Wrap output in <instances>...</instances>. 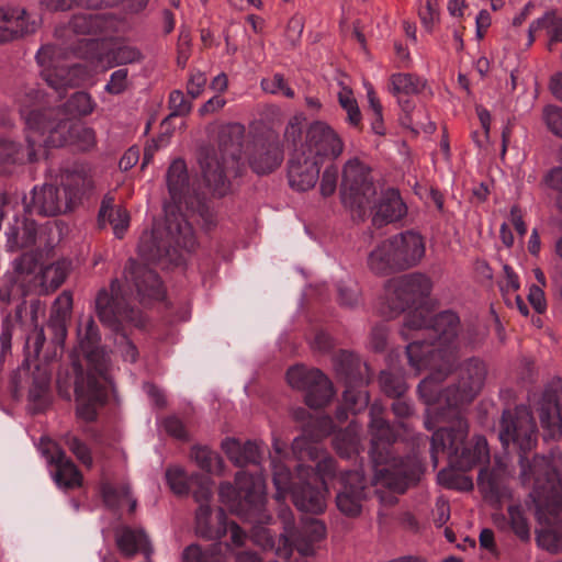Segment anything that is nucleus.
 I'll return each mask as SVG.
<instances>
[{
  "instance_id": "1",
  "label": "nucleus",
  "mask_w": 562,
  "mask_h": 562,
  "mask_svg": "<svg viewBox=\"0 0 562 562\" xmlns=\"http://www.w3.org/2000/svg\"><path fill=\"white\" fill-rule=\"evenodd\" d=\"M498 438L504 449L518 453L519 476L524 484L531 481L533 484H541L548 482V479L557 480V471L544 457L535 456L532 460L528 457L538 441V427L528 406L520 404L503 411Z\"/></svg>"
},
{
  "instance_id": "2",
  "label": "nucleus",
  "mask_w": 562,
  "mask_h": 562,
  "mask_svg": "<svg viewBox=\"0 0 562 562\" xmlns=\"http://www.w3.org/2000/svg\"><path fill=\"white\" fill-rule=\"evenodd\" d=\"M371 441L369 456L374 468V483L387 490L404 494L420 480L422 465L416 458L396 457L392 447L397 435L386 419H376L369 424Z\"/></svg>"
},
{
  "instance_id": "3",
  "label": "nucleus",
  "mask_w": 562,
  "mask_h": 562,
  "mask_svg": "<svg viewBox=\"0 0 562 562\" xmlns=\"http://www.w3.org/2000/svg\"><path fill=\"white\" fill-rule=\"evenodd\" d=\"M244 126L231 124L218 132L217 149L209 146L199 150V164L206 186L214 193L223 196L229 190L228 177H241L244 164L241 162V147Z\"/></svg>"
},
{
  "instance_id": "4",
  "label": "nucleus",
  "mask_w": 562,
  "mask_h": 562,
  "mask_svg": "<svg viewBox=\"0 0 562 562\" xmlns=\"http://www.w3.org/2000/svg\"><path fill=\"white\" fill-rule=\"evenodd\" d=\"M81 350L88 362V369L85 370L78 360L71 363L77 402L76 416L86 423H93L98 419L99 409L109 401L108 363L100 345L81 348Z\"/></svg>"
},
{
  "instance_id": "5",
  "label": "nucleus",
  "mask_w": 562,
  "mask_h": 562,
  "mask_svg": "<svg viewBox=\"0 0 562 562\" xmlns=\"http://www.w3.org/2000/svg\"><path fill=\"white\" fill-rule=\"evenodd\" d=\"M127 291L123 290L121 281L113 279L109 288H102L95 296V313L103 326L120 335L123 341L122 357L132 363L138 359V349L128 338L124 325L144 328L147 319L143 312L126 301Z\"/></svg>"
},
{
  "instance_id": "6",
  "label": "nucleus",
  "mask_w": 562,
  "mask_h": 562,
  "mask_svg": "<svg viewBox=\"0 0 562 562\" xmlns=\"http://www.w3.org/2000/svg\"><path fill=\"white\" fill-rule=\"evenodd\" d=\"M93 187L91 176L83 169L66 170L60 177V187L44 184L31 191V199L24 200L25 213L56 216L71 211L81 202L86 192Z\"/></svg>"
},
{
  "instance_id": "7",
  "label": "nucleus",
  "mask_w": 562,
  "mask_h": 562,
  "mask_svg": "<svg viewBox=\"0 0 562 562\" xmlns=\"http://www.w3.org/2000/svg\"><path fill=\"white\" fill-rule=\"evenodd\" d=\"M469 425L458 416L449 427L434 431L430 440V454L435 464L438 452H447L452 468L467 472L476 464L490 461V450L484 436H476L473 443H467Z\"/></svg>"
},
{
  "instance_id": "8",
  "label": "nucleus",
  "mask_w": 562,
  "mask_h": 562,
  "mask_svg": "<svg viewBox=\"0 0 562 562\" xmlns=\"http://www.w3.org/2000/svg\"><path fill=\"white\" fill-rule=\"evenodd\" d=\"M422 341H412L406 346L408 363L416 370L429 369L430 373L423 379L417 392L427 405L440 404L447 406L446 389L440 384L456 367L458 356L449 348H428L423 350Z\"/></svg>"
},
{
  "instance_id": "9",
  "label": "nucleus",
  "mask_w": 562,
  "mask_h": 562,
  "mask_svg": "<svg viewBox=\"0 0 562 562\" xmlns=\"http://www.w3.org/2000/svg\"><path fill=\"white\" fill-rule=\"evenodd\" d=\"M166 179L170 195V202L164 205L167 236L176 247L193 251L196 246L193 228L181 212L182 204L188 205L189 175L186 161L175 159L167 170Z\"/></svg>"
},
{
  "instance_id": "10",
  "label": "nucleus",
  "mask_w": 562,
  "mask_h": 562,
  "mask_svg": "<svg viewBox=\"0 0 562 562\" xmlns=\"http://www.w3.org/2000/svg\"><path fill=\"white\" fill-rule=\"evenodd\" d=\"M424 237L414 231L398 233L381 241L368 256V267L376 276H390L416 267L425 257Z\"/></svg>"
},
{
  "instance_id": "11",
  "label": "nucleus",
  "mask_w": 562,
  "mask_h": 562,
  "mask_svg": "<svg viewBox=\"0 0 562 562\" xmlns=\"http://www.w3.org/2000/svg\"><path fill=\"white\" fill-rule=\"evenodd\" d=\"M218 496L240 518L260 521L267 501L265 476L261 472L238 471L234 484L221 483Z\"/></svg>"
},
{
  "instance_id": "12",
  "label": "nucleus",
  "mask_w": 562,
  "mask_h": 562,
  "mask_svg": "<svg viewBox=\"0 0 562 562\" xmlns=\"http://www.w3.org/2000/svg\"><path fill=\"white\" fill-rule=\"evenodd\" d=\"M530 497L536 507V516L543 528L537 532V544L550 553L562 550V494L555 480L533 484Z\"/></svg>"
},
{
  "instance_id": "13",
  "label": "nucleus",
  "mask_w": 562,
  "mask_h": 562,
  "mask_svg": "<svg viewBox=\"0 0 562 562\" xmlns=\"http://www.w3.org/2000/svg\"><path fill=\"white\" fill-rule=\"evenodd\" d=\"M282 520L283 532H281L278 538H276L268 528H261L256 533V538L265 550H274L278 557L285 560L290 559L293 549H296L305 557L313 554L314 542L321 541L326 536L325 525L317 519H313L305 528L304 532L307 536V539H301L300 535H297L294 518L290 512L282 514Z\"/></svg>"
},
{
  "instance_id": "14",
  "label": "nucleus",
  "mask_w": 562,
  "mask_h": 562,
  "mask_svg": "<svg viewBox=\"0 0 562 562\" xmlns=\"http://www.w3.org/2000/svg\"><path fill=\"white\" fill-rule=\"evenodd\" d=\"M336 378L345 386L342 397L349 407L363 412L370 403L368 386L372 374L367 362L359 355L349 350H339L333 357Z\"/></svg>"
},
{
  "instance_id": "15",
  "label": "nucleus",
  "mask_w": 562,
  "mask_h": 562,
  "mask_svg": "<svg viewBox=\"0 0 562 562\" xmlns=\"http://www.w3.org/2000/svg\"><path fill=\"white\" fill-rule=\"evenodd\" d=\"M72 53L78 58L89 61L94 67L105 69L115 66L139 63L144 56L134 46L122 45L110 48L106 41L102 38H82L72 46Z\"/></svg>"
},
{
  "instance_id": "16",
  "label": "nucleus",
  "mask_w": 562,
  "mask_h": 562,
  "mask_svg": "<svg viewBox=\"0 0 562 562\" xmlns=\"http://www.w3.org/2000/svg\"><path fill=\"white\" fill-rule=\"evenodd\" d=\"M288 383L305 392V404L311 408H323L333 398L335 392L331 381L319 369H306L293 366L286 371Z\"/></svg>"
},
{
  "instance_id": "17",
  "label": "nucleus",
  "mask_w": 562,
  "mask_h": 562,
  "mask_svg": "<svg viewBox=\"0 0 562 562\" xmlns=\"http://www.w3.org/2000/svg\"><path fill=\"white\" fill-rule=\"evenodd\" d=\"M458 373V382L446 387L449 408H457L474 400L484 385L487 368L483 360L471 357L459 366Z\"/></svg>"
},
{
  "instance_id": "18",
  "label": "nucleus",
  "mask_w": 562,
  "mask_h": 562,
  "mask_svg": "<svg viewBox=\"0 0 562 562\" xmlns=\"http://www.w3.org/2000/svg\"><path fill=\"white\" fill-rule=\"evenodd\" d=\"M296 483L291 494L294 506L304 513L322 514L326 508L327 483L312 473V465H296Z\"/></svg>"
},
{
  "instance_id": "19",
  "label": "nucleus",
  "mask_w": 562,
  "mask_h": 562,
  "mask_svg": "<svg viewBox=\"0 0 562 562\" xmlns=\"http://www.w3.org/2000/svg\"><path fill=\"white\" fill-rule=\"evenodd\" d=\"M345 143L339 134L326 122L310 124L301 151L323 166L326 160H336L344 151Z\"/></svg>"
},
{
  "instance_id": "20",
  "label": "nucleus",
  "mask_w": 562,
  "mask_h": 562,
  "mask_svg": "<svg viewBox=\"0 0 562 562\" xmlns=\"http://www.w3.org/2000/svg\"><path fill=\"white\" fill-rule=\"evenodd\" d=\"M537 412L543 430L544 441L562 438V379L548 382L538 402Z\"/></svg>"
},
{
  "instance_id": "21",
  "label": "nucleus",
  "mask_w": 562,
  "mask_h": 562,
  "mask_svg": "<svg viewBox=\"0 0 562 562\" xmlns=\"http://www.w3.org/2000/svg\"><path fill=\"white\" fill-rule=\"evenodd\" d=\"M123 278L127 291H135L142 304L148 301H161L165 299V288L159 274L147 266L130 258L123 270Z\"/></svg>"
},
{
  "instance_id": "22",
  "label": "nucleus",
  "mask_w": 562,
  "mask_h": 562,
  "mask_svg": "<svg viewBox=\"0 0 562 562\" xmlns=\"http://www.w3.org/2000/svg\"><path fill=\"white\" fill-rule=\"evenodd\" d=\"M245 156L250 169L258 176H265L281 166L284 151L278 136L258 135L246 145Z\"/></svg>"
},
{
  "instance_id": "23",
  "label": "nucleus",
  "mask_w": 562,
  "mask_h": 562,
  "mask_svg": "<svg viewBox=\"0 0 562 562\" xmlns=\"http://www.w3.org/2000/svg\"><path fill=\"white\" fill-rule=\"evenodd\" d=\"M432 289V282L424 273L414 272L400 277L394 282L393 296L390 300L392 315H398L420 303Z\"/></svg>"
},
{
  "instance_id": "24",
  "label": "nucleus",
  "mask_w": 562,
  "mask_h": 562,
  "mask_svg": "<svg viewBox=\"0 0 562 562\" xmlns=\"http://www.w3.org/2000/svg\"><path fill=\"white\" fill-rule=\"evenodd\" d=\"M338 484L339 487L335 498L338 510L350 518L360 516L362 503L367 498L364 474L358 470L341 472Z\"/></svg>"
},
{
  "instance_id": "25",
  "label": "nucleus",
  "mask_w": 562,
  "mask_h": 562,
  "mask_svg": "<svg viewBox=\"0 0 562 562\" xmlns=\"http://www.w3.org/2000/svg\"><path fill=\"white\" fill-rule=\"evenodd\" d=\"M371 169L358 157L348 159L341 171V194L351 203H361V199L373 188L370 180Z\"/></svg>"
},
{
  "instance_id": "26",
  "label": "nucleus",
  "mask_w": 562,
  "mask_h": 562,
  "mask_svg": "<svg viewBox=\"0 0 562 562\" xmlns=\"http://www.w3.org/2000/svg\"><path fill=\"white\" fill-rule=\"evenodd\" d=\"M460 328V318L457 313L452 311H443L430 318V325L428 327V340L419 339L423 344V350L428 348H449L456 355L457 351L452 347V342L458 336ZM417 341V339L415 340Z\"/></svg>"
},
{
  "instance_id": "27",
  "label": "nucleus",
  "mask_w": 562,
  "mask_h": 562,
  "mask_svg": "<svg viewBox=\"0 0 562 562\" xmlns=\"http://www.w3.org/2000/svg\"><path fill=\"white\" fill-rule=\"evenodd\" d=\"M321 167L322 165L305 153L295 150L288 162L290 187L299 192L313 189L319 179Z\"/></svg>"
},
{
  "instance_id": "28",
  "label": "nucleus",
  "mask_w": 562,
  "mask_h": 562,
  "mask_svg": "<svg viewBox=\"0 0 562 562\" xmlns=\"http://www.w3.org/2000/svg\"><path fill=\"white\" fill-rule=\"evenodd\" d=\"M47 458L49 465L55 470L52 477L58 488L64 492L74 491L83 484V475L75 462L66 456V452L57 447L55 453L48 454L47 450L43 451Z\"/></svg>"
},
{
  "instance_id": "29",
  "label": "nucleus",
  "mask_w": 562,
  "mask_h": 562,
  "mask_svg": "<svg viewBox=\"0 0 562 562\" xmlns=\"http://www.w3.org/2000/svg\"><path fill=\"white\" fill-rule=\"evenodd\" d=\"M26 154L23 145L10 138L0 137V171L11 173L16 166L37 161V140L30 134L25 136Z\"/></svg>"
},
{
  "instance_id": "30",
  "label": "nucleus",
  "mask_w": 562,
  "mask_h": 562,
  "mask_svg": "<svg viewBox=\"0 0 562 562\" xmlns=\"http://www.w3.org/2000/svg\"><path fill=\"white\" fill-rule=\"evenodd\" d=\"M24 9L0 8V44H7L26 34L34 33L35 22L27 21Z\"/></svg>"
},
{
  "instance_id": "31",
  "label": "nucleus",
  "mask_w": 562,
  "mask_h": 562,
  "mask_svg": "<svg viewBox=\"0 0 562 562\" xmlns=\"http://www.w3.org/2000/svg\"><path fill=\"white\" fill-rule=\"evenodd\" d=\"M115 543L120 553L126 559L143 553L146 560H149L154 552L146 532L143 529H134L128 526L115 531Z\"/></svg>"
},
{
  "instance_id": "32",
  "label": "nucleus",
  "mask_w": 562,
  "mask_h": 562,
  "mask_svg": "<svg viewBox=\"0 0 562 562\" xmlns=\"http://www.w3.org/2000/svg\"><path fill=\"white\" fill-rule=\"evenodd\" d=\"M221 447L235 467L245 468L248 464L261 463L263 449L262 445L256 441L247 440L241 443L238 439L228 437L222 441Z\"/></svg>"
},
{
  "instance_id": "33",
  "label": "nucleus",
  "mask_w": 562,
  "mask_h": 562,
  "mask_svg": "<svg viewBox=\"0 0 562 562\" xmlns=\"http://www.w3.org/2000/svg\"><path fill=\"white\" fill-rule=\"evenodd\" d=\"M406 213L407 206L403 202L398 189L387 188L382 192L372 222L380 227L402 220Z\"/></svg>"
},
{
  "instance_id": "34",
  "label": "nucleus",
  "mask_w": 562,
  "mask_h": 562,
  "mask_svg": "<svg viewBox=\"0 0 562 562\" xmlns=\"http://www.w3.org/2000/svg\"><path fill=\"white\" fill-rule=\"evenodd\" d=\"M216 525L211 524L212 509L210 505L199 506L195 513V533L205 540H220L227 533V516L223 508L216 513Z\"/></svg>"
},
{
  "instance_id": "35",
  "label": "nucleus",
  "mask_w": 562,
  "mask_h": 562,
  "mask_svg": "<svg viewBox=\"0 0 562 562\" xmlns=\"http://www.w3.org/2000/svg\"><path fill=\"white\" fill-rule=\"evenodd\" d=\"M98 223L101 228L109 223L115 237L122 239L130 226V213L124 206L115 205L112 195L105 194L99 209Z\"/></svg>"
},
{
  "instance_id": "36",
  "label": "nucleus",
  "mask_w": 562,
  "mask_h": 562,
  "mask_svg": "<svg viewBox=\"0 0 562 562\" xmlns=\"http://www.w3.org/2000/svg\"><path fill=\"white\" fill-rule=\"evenodd\" d=\"M38 236L37 223L23 216L22 218H15L13 225H11L5 232L7 248L9 251H18L35 246Z\"/></svg>"
},
{
  "instance_id": "37",
  "label": "nucleus",
  "mask_w": 562,
  "mask_h": 562,
  "mask_svg": "<svg viewBox=\"0 0 562 562\" xmlns=\"http://www.w3.org/2000/svg\"><path fill=\"white\" fill-rule=\"evenodd\" d=\"M504 476L498 469L482 468L477 475V486L484 499L499 503L505 495Z\"/></svg>"
},
{
  "instance_id": "38",
  "label": "nucleus",
  "mask_w": 562,
  "mask_h": 562,
  "mask_svg": "<svg viewBox=\"0 0 562 562\" xmlns=\"http://www.w3.org/2000/svg\"><path fill=\"white\" fill-rule=\"evenodd\" d=\"M31 380L29 401L41 406L47 405L50 391V372L46 367L36 364L31 373Z\"/></svg>"
},
{
  "instance_id": "39",
  "label": "nucleus",
  "mask_w": 562,
  "mask_h": 562,
  "mask_svg": "<svg viewBox=\"0 0 562 562\" xmlns=\"http://www.w3.org/2000/svg\"><path fill=\"white\" fill-rule=\"evenodd\" d=\"M20 114L29 132L45 136L46 131L56 121L54 109H21Z\"/></svg>"
},
{
  "instance_id": "40",
  "label": "nucleus",
  "mask_w": 562,
  "mask_h": 562,
  "mask_svg": "<svg viewBox=\"0 0 562 562\" xmlns=\"http://www.w3.org/2000/svg\"><path fill=\"white\" fill-rule=\"evenodd\" d=\"M105 19L100 13H77L70 19L69 29L80 35H97L105 27Z\"/></svg>"
},
{
  "instance_id": "41",
  "label": "nucleus",
  "mask_w": 562,
  "mask_h": 562,
  "mask_svg": "<svg viewBox=\"0 0 562 562\" xmlns=\"http://www.w3.org/2000/svg\"><path fill=\"white\" fill-rule=\"evenodd\" d=\"M94 102L91 95L85 91H77L60 106L58 111L67 119H78L87 116L93 112Z\"/></svg>"
},
{
  "instance_id": "42",
  "label": "nucleus",
  "mask_w": 562,
  "mask_h": 562,
  "mask_svg": "<svg viewBox=\"0 0 562 562\" xmlns=\"http://www.w3.org/2000/svg\"><path fill=\"white\" fill-rule=\"evenodd\" d=\"M181 560V562H225V557L221 542H214L204 550L200 544L192 543L183 550Z\"/></svg>"
},
{
  "instance_id": "43",
  "label": "nucleus",
  "mask_w": 562,
  "mask_h": 562,
  "mask_svg": "<svg viewBox=\"0 0 562 562\" xmlns=\"http://www.w3.org/2000/svg\"><path fill=\"white\" fill-rule=\"evenodd\" d=\"M430 312L424 308H416L415 311L408 313L405 316L404 328L402 334L405 338H408V330L416 331L413 336V340L416 339H427L428 340V327L430 325Z\"/></svg>"
},
{
  "instance_id": "44",
  "label": "nucleus",
  "mask_w": 562,
  "mask_h": 562,
  "mask_svg": "<svg viewBox=\"0 0 562 562\" xmlns=\"http://www.w3.org/2000/svg\"><path fill=\"white\" fill-rule=\"evenodd\" d=\"M271 467L272 482L277 490V497L284 498L288 493L291 495L293 493V486L297 481L296 473L293 474L284 463L276 459L271 460Z\"/></svg>"
},
{
  "instance_id": "45",
  "label": "nucleus",
  "mask_w": 562,
  "mask_h": 562,
  "mask_svg": "<svg viewBox=\"0 0 562 562\" xmlns=\"http://www.w3.org/2000/svg\"><path fill=\"white\" fill-rule=\"evenodd\" d=\"M394 94L413 95L420 93L426 87V80L414 74H394L390 78Z\"/></svg>"
},
{
  "instance_id": "46",
  "label": "nucleus",
  "mask_w": 562,
  "mask_h": 562,
  "mask_svg": "<svg viewBox=\"0 0 562 562\" xmlns=\"http://www.w3.org/2000/svg\"><path fill=\"white\" fill-rule=\"evenodd\" d=\"M191 457L196 465L206 473L215 471L221 474L224 469V461L221 456L207 447L195 446L191 449Z\"/></svg>"
},
{
  "instance_id": "47",
  "label": "nucleus",
  "mask_w": 562,
  "mask_h": 562,
  "mask_svg": "<svg viewBox=\"0 0 562 562\" xmlns=\"http://www.w3.org/2000/svg\"><path fill=\"white\" fill-rule=\"evenodd\" d=\"M379 385L381 392L390 398L405 395L408 391V385L404 375L387 370L380 372Z\"/></svg>"
},
{
  "instance_id": "48",
  "label": "nucleus",
  "mask_w": 562,
  "mask_h": 562,
  "mask_svg": "<svg viewBox=\"0 0 562 562\" xmlns=\"http://www.w3.org/2000/svg\"><path fill=\"white\" fill-rule=\"evenodd\" d=\"M509 526L515 536L521 541L530 540V525L521 504L509 505L507 508Z\"/></svg>"
},
{
  "instance_id": "49",
  "label": "nucleus",
  "mask_w": 562,
  "mask_h": 562,
  "mask_svg": "<svg viewBox=\"0 0 562 562\" xmlns=\"http://www.w3.org/2000/svg\"><path fill=\"white\" fill-rule=\"evenodd\" d=\"M367 98L371 111L370 125L375 135L385 136L386 127L383 120V106L372 85L367 86Z\"/></svg>"
},
{
  "instance_id": "50",
  "label": "nucleus",
  "mask_w": 562,
  "mask_h": 562,
  "mask_svg": "<svg viewBox=\"0 0 562 562\" xmlns=\"http://www.w3.org/2000/svg\"><path fill=\"white\" fill-rule=\"evenodd\" d=\"M68 263L57 261L42 270V284L50 291H56L66 281L68 276Z\"/></svg>"
},
{
  "instance_id": "51",
  "label": "nucleus",
  "mask_w": 562,
  "mask_h": 562,
  "mask_svg": "<svg viewBox=\"0 0 562 562\" xmlns=\"http://www.w3.org/2000/svg\"><path fill=\"white\" fill-rule=\"evenodd\" d=\"M71 135V126L68 120L56 119V121L46 131V137L43 143L46 147L58 148L63 147L68 142V135Z\"/></svg>"
},
{
  "instance_id": "52",
  "label": "nucleus",
  "mask_w": 562,
  "mask_h": 562,
  "mask_svg": "<svg viewBox=\"0 0 562 562\" xmlns=\"http://www.w3.org/2000/svg\"><path fill=\"white\" fill-rule=\"evenodd\" d=\"M338 301L341 306L353 308L361 302V289L356 280L347 278L337 284Z\"/></svg>"
},
{
  "instance_id": "53",
  "label": "nucleus",
  "mask_w": 562,
  "mask_h": 562,
  "mask_svg": "<svg viewBox=\"0 0 562 562\" xmlns=\"http://www.w3.org/2000/svg\"><path fill=\"white\" fill-rule=\"evenodd\" d=\"M338 101L340 106L347 113V123L359 131L362 130V114L359 109L358 102L352 94L351 90H345L344 92H339Z\"/></svg>"
},
{
  "instance_id": "54",
  "label": "nucleus",
  "mask_w": 562,
  "mask_h": 562,
  "mask_svg": "<svg viewBox=\"0 0 562 562\" xmlns=\"http://www.w3.org/2000/svg\"><path fill=\"white\" fill-rule=\"evenodd\" d=\"M64 442L69 449V451L77 458V460L82 465H85L87 469H92V452L85 441H82L79 437L68 432L64 436Z\"/></svg>"
},
{
  "instance_id": "55",
  "label": "nucleus",
  "mask_w": 562,
  "mask_h": 562,
  "mask_svg": "<svg viewBox=\"0 0 562 562\" xmlns=\"http://www.w3.org/2000/svg\"><path fill=\"white\" fill-rule=\"evenodd\" d=\"M166 482L173 494L187 496L191 490L190 476L188 477L182 468L173 467L166 470Z\"/></svg>"
},
{
  "instance_id": "56",
  "label": "nucleus",
  "mask_w": 562,
  "mask_h": 562,
  "mask_svg": "<svg viewBox=\"0 0 562 562\" xmlns=\"http://www.w3.org/2000/svg\"><path fill=\"white\" fill-rule=\"evenodd\" d=\"M192 494L196 503L202 505H210L212 498V480L207 474L194 473L190 475Z\"/></svg>"
},
{
  "instance_id": "57",
  "label": "nucleus",
  "mask_w": 562,
  "mask_h": 562,
  "mask_svg": "<svg viewBox=\"0 0 562 562\" xmlns=\"http://www.w3.org/2000/svg\"><path fill=\"white\" fill-rule=\"evenodd\" d=\"M168 108L170 114L164 120V123L176 116H186L192 110V102L184 97V93L179 90H172L169 93Z\"/></svg>"
},
{
  "instance_id": "58",
  "label": "nucleus",
  "mask_w": 562,
  "mask_h": 562,
  "mask_svg": "<svg viewBox=\"0 0 562 562\" xmlns=\"http://www.w3.org/2000/svg\"><path fill=\"white\" fill-rule=\"evenodd\" d=\"M260 87L265 92L271 94L282 93L288 99L295 97L294 90L288 85L284 75L280 72L274 74L272 78H262Z\"/></svg>"
},
{
  "instance_id": "59",
  "label": "nucleus",
  "mask_w": 562,
  "mask_h": 562,
  "mask_svg": "<svg viewBox=\"0 0 562 562\" xmlns=\"http://www.w3.org/2000/svg\"><path fill=\"white\" fill-rule=\"evenodd\" d=\"M43 257L40 248L21 254L14 260V270L20 274H32L36 271Z\"/></svg>"
},
{
  "instance_id": "60",
  "label": "nucleus",
  "mask_w": 562,
  "mask_h": 562,
  "mask_svg": "<svg viewBox=\"0 0 562 562\" xmlns=\"http://www.w3.org/2000/svg\"><path fill=\"white\" fill-rule=\"evenodd\" d=\"M438 481L450 490L471 491L473 488V482L470 477L450 470H441L438 473Z\"/></svg>"
},
{
  "instance_id": "61",
  "label": "nucleus",
  "mask_w": 562,
  "mask_h": 562,
  "mask_svg": "<svg viewBox=\"0 0 562 562\" xmlns=\"http://www.w3.org/2000/svg\"><path fill=\"white\" fill-rule=\"evenodd\" d=\"M100 493L104 505L113 509L120 506L121 498L130 496V487L117 488L111 483L104 482L100 486Z\"/></svg>"
},
{
  "instance_id": "62",
  "label": "nucleus",
  "mask_w": 562,
  "mask_h": 562,
  "mask_svg": "<svg viewBox=\"0 0 562 562\" xmlns=\"http://www.w3.org/2000/svg\"><path fill=\"white\" fill-rule=\"evenodd\" d=\"M542 119L547 128L562 138V108L554 104L546 105L542 110Z\"/></svg>"
},
{
  "instance_id": "63",
  "label": "nucleus",
  "mask_w": 562,
  "mask_h": 562,
  "mask_svg": "<svg viewBox=\"0 0 562 562\" xmlns=\"http://www.w3.org/2000/svg\"><path fill=\"white\" fill-rule=\"evenodd\" d=\"M338 175V168L335 164H330L325 168L319 184V191L324 198H328L335 193Z\"/></svg>"
},
{
  "instance_id": "64",
  "label": "nucleus",
  "mask_w": 562,
  "mask_h": 562,
  "mask_svg": "<svg viewBox=\"0 0 562 562\" xmlns=\"http://www.w3.org/2000/svg\"><path fill=\"white\" fill-rule=\"evenodd\" d=\"M541 183L555 192L557 199H562V166L550 168L542 177Z\"/></svg>"
}]
</instances>
